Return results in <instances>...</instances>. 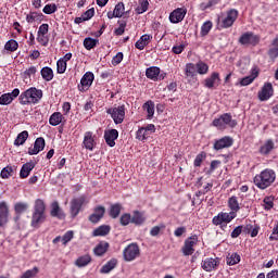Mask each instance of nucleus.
I'll list each match as a JSON object with an SVG mask.
<instances>
[{
    "label": "nucleus",
    "instance_id": "obj_1",
    "mask_svg": "<svg viewBox=\"0 0 278 278\" xmlns=\"http://www.w3.org/2000/svg\"><path fill=\"white\" fill-rule=\"evenodd\" d=\"M276 179L277 173H275L274 169L265 168L254 176L253 184L258 190H266L267 188H270Z\"/></svg>",
    "mask_w": 278,
    "mask_h": 278
},
{
    "label": "nucleus",
    "instance_id": "obj_2",
    "mask_svg": "<svg viewBox=\"0 0 278 278\" xmlns=\"http://www.w3.org/2000/svg\"><path fill=\"white\" fill-rule=\"evenodd\" d=\"M47 204L45 203V200L42 199H37L35 200L34 208H33V215H31V220L30 225L35 229L40 228V225L47 220Z\"/></svg>",
    "mask_w": 278,
    "mask_h": 278
},
{
    "label": "nucleus",
    "instance_id": "obj_3",
    "mask_svg": "<svg viewBox=\"0 0 278 278\" xmlns=\"http://www.w3.org/2000/svg\"><path fill=\"white\" fill-rule=\"evenodd\" d=\"M41 99L42 90L37 89L36 87L28 88L27 90L23 91L18 97L21 105H36L40 103Z\"/></svg>",
    "mask_w": 278,
    "mask_h": 278
},
{
    "label": "nucleus",
    "instance_id": "obj_4",
    "mask_svg": "<svg viewBox=\"0 0 278 278\" xmlns=\"http://www.w3.org/2000/svg\"><path fill=\"white\" fill-rule=\"evenodd\" d=\"M238 122L231 117V113H224L219 117L213 121V126L217 127V129H227V127H236Z\"/></svg>",
    "mask_w": 278,
    "mask_h": 278
},
{
    "label": "nucleus",
    "instance_id": "obj_5",
    "mask_svg": "<svg viewBox=\"0 0 278 278\" xmlns=\"http://www.w3.org/2000/svg\"><path fill=\"white\" fill-rule=\"evenodd\" d=\"M106 114H110L115 125H122L125 121V104L109 108Z\"/></svg>",
    "mask_w": 278,
    "mask_h": 278
},
{
    "label": "nucleus",
    "instance_id": "obj_6",
    "mask_svg": "<svg viewBox=\"0 0 278 278\" xmlns=\"http://www.w3.org/2000/svg\"><path fill=\"white\" fill-rule=\"evenodd\" d=\"M123 257L125 262H134V260L140 257V247L138 243L128 244L123 251Z\"/></svg>",
    "mask_w": 278,
    "mask_h": 278
},
{
    "label": "nucleus",
    "instance_id": "obj_7",
    "mask_svg": "<svg viewBox=\"0 0 278 278\" xmlns=\"http://www.w3.org/2000/svg\"><path fill=\"white\" fill-rule=\"evenodd\" d=\"M239 12L236 9H230L226 12V17H224L220 22L222 29H229V27H233V23L238 21Z\"/></svg>",
    "mask_w": 278,
    "mask_h": 278
},
{
    "label": "nucleus",
    "instance_id": "obj_8",
    "mask_svg": "<svg viewBox=\"0 0 278 278\" xmlns=\"http://www.w3.org/2000/svg\"><path fill=\"white\" fill-rule=\"evenodd\" d=\"M199 244V236L192 235L185 240L184 247L181 248L182 255H192L194 253V247Z\"/></svg>",
    "mask_w": 278,
    "mask_h": 278
},
{
    "label": "nucleus",
    "instance_id": "obj_9",
    "mask_svg": "<svg viewBox=\"0 0 278 278\" xmlns=\"http://www.w3.org/2000/svg\"><path fill=\"white\" fill-rule=\"evenodd\" d=\"M239 42L243 46L257 47L260 45V35H255L252 31H245L239 38Z\"/></svg>",
    "mask_w": 278,
    "mask_h": 278
},
{
    "label": "nucleus",
    "instance_id": "obj_10",
    "mask_svg": "<svg viewBox=\"0 0 278 278\" xmlns=\"http://www.w3.org/2000/svg\"><path fill=\"white\" fill-rule=\"evenodd\" d=\"M151 134H155V125L153 124H148L147 126L140 127L136 131V139L140 140L141 142H144V140H148L149 136Z\"/></svg>",
    "mask_w": 278,
    "mask_h": 278
},
{
    "label": "nucleus",
    "instance_id": "obj_11",
    "mask_svg": "<svg viewBox=\"0 0 278 278\" xmlns=\"http://www.w3.org/2000/svg\"><path fill=\"white\" fill-rule=\"evenodd\" d=\"M85 203H86V197L84 195H80L71 201L70 212H71L72 218L77 217L79 212H81V207L84 206Z\"/></svg>",
    "mask_w": 278,
    "mask_h": 278
},
{
    "label": "nucleus",
    "instance_id": "obj_12",
    "mask_svg": "<svg viewBox=\"0 0 278 278\" xmlns=\"http://www.w3.org/2000/svg\"><path fill=\"white\" fill-rule=\"evenodd\" d=\"M186 14H188V9L186 8H177L169 14V23L177 24L181 23L184 18H186Z\"/></svg>",
    "mask_w": 278,
    "mask_h": 278
},
{
    "label": "nucleus",
    "instance_id": "obj_13",
    "mask_svg": "<svg viewBox=\"0 0 278 278\" xmlns=\"http://www.w3.org/2000/svg\"><path fill=\"white\" fill-rule=\"evenodd\" d=\"M94 81V74L92 72H87L80 79V85H78V90L80 92H86Z\"/></svg>",
    "mask_w": 278,
    "mask_h": 278
},
{
    "label": "nucleus",
    "instance_id": "obj_14",
    "mask_svg": "<svg viewBox=\"0 0 278 278\" xmlns=\"http://www.w3.org/2000/svg\"><path fill=\"white\" fill-rule=\"evenodd\" d=\"M275 94V89H273L271 83H265L262 87L261 91L258 92V100L260 101H268L270 97Z\"/></svg>",
    "mask_w": 278,
    "mask_h": 278
},
{
    "label": "nucleus",
    "instance_id": "obj_15",
    "mask_svg": "<svg viewBox=\"0 0 278 278\" xmlns=\"http://www.w3.org/2000/svg\"><path fill=\"white\" fill-rule=\"evenodd\" d=\"M83 147L87 151H94V147H97V141H94V134L92 131H86L84 134Z\"/></svg>",
    "mask_w": 278,
    "mask_h": 278
},
{
    "label": "nucleus",
    "instance_id": "obj_16",
    "mask_svg": "<svg viewBox=\"0 0 278 278\" xmlns=\"http://www.w3.org/2000/svg\"><path fill=\"white\" fill-rule=\"evenodd\" d=\"M230 147H233V138L226 136L220 138L219 140H216L214 143L215 151H220L223 149H229Z\"/></svg>",
    "mask_w": 278,
    "mask_h": 278
},
{
    "label": "nucleus",
    "instance_id": "obj_17",
    "mask_svg": "<svg viewBox=\"0 0 278 278\" xmlns=\"http://www.w3.org/2000/svg\"><path fill=\"white\" fill-rule=\"evenodd\" d=\"M18 94H21V90L18 88L13 89L12 92L3 93L0 97V105H10Z\"/></svg>",
    "mask_w": 278,
    "mask_h": 278
},
{
    "label": "nucleus",
    "instance_id": "obj_18",
    "mask_svg": "<svg viewBox=\"0 0 278 278\" xmlns=\"http://www.w3.org/2000/svg\"><path fill=\"white\" fill-rule=\"evenodd\" d=\"M104 140L109 147H116V140H118V130L116 129L105 130Z\"/></svg>",
    "mask_w": 278,
    "mask_h": 278
},
{
    "label": "nucleus",
    "instance_id": "obj_19",
    "mask_svg": "<svg viewBox=\"0 0 278 278\" xmlns=\"http://www.w3.org/2000/svg\"><path fill=\"white\" fill-rule=\"evenodd\" d=\"M146 77H148V79H152V81H162V79H164V75H160V67L156 66L147 68Z\"/></svg>",
    "mask_w": 278,
    "mask_h": 278
},
{
    "label": "nucleus",
    "instance_id": "obj_20",
    "mask_svg": "<svg viewBox=\"0 0 278 278\" xmlns=\"http://www.w3.org/2000/svg\"><path fill=\"white\" fill-rule=\"evenodd\" d=\"M103 216H105V207L98 205L94 207L93 214L89 216V220L90 223L97 224L99 220H101V218H103Z\"/></svg>",
    "mask_w": 278,
    "mask_h": 278
},
{
    "label": "nucleus",
    "instance_id": "obj_21",
    "mask_svg": "<svg viewBox=\"0 0 278 278\" xmlns=\"http://www.w3.org/2000/svg\"><path fill=\"white\" fill-rule=\"evenodd\" d=\"M267 55L271 62H276L278 58V37L274 38L270 42Z\"/></svg>",
    "mask_w": 278,
    "mask_h": 278
},
{
    "label": "nucleus",
    "instance_id": "obj_22",
    "mask_svg": "<svg viewBox=\"0 0 278 278\" xmlns=\"http://www.w3.org/2000/svg\"><path fill=\"white\" fill-rule=\"evenodd\" d=\"M45 150V138L39 137L35 140L34 148L28 149V155H38L40 151Z\"/></svg>",
    "mask_w": 278,
    "mask_h": 278
},
{
    "label": "nucleus",
    "instance_id": "obj_23",
    "mask_svg": "<svg viewBox=\"0 0 278 278\" xmlns=\"http://www.w3.org/2000/svg\"><path fill=\"white\" fill-rule=\"evenodd\" d=\"M50 215L52 216V218H59L60 220L66 218V214H64V211L60 208V203H58V201L51 203Z\"/></svg>",
    "mask_w": 278,
    "mask_h": 278
},
{
    "label": "nucleus",
    "instance_id": "obj_24",
    "mask_svg": "<svg viewBox=\"0 0 278 278\" xmlns=\"http://www.w3.org/2000/svg\"><path fill=\"white\" fill-rule=\"evenodd\" d=\"M110 250V243L108 241H100L93 249V253L97 257H103Z\"/></svg>",
    "mask_w": 278,
    "mask_h": 278
},
{
    "label": "nucleus",
    "instance_id": "obj_25",
    "mask_svg": "<svg viewBox=\"0 0 278 278\" xmlns=\"http://www.w3.org/2000/svg\"><path fill=\"white\" fill-rule=\"evenodd\" d=\"M118 265V260L116 258H111L108 263H105L101 268L100 273L102 275H108V273H112Z\"/></svg>",
    "mask_w": 278,
    "mask_h": 278
},
{
    "label": "nucleus",
    "instance_id": "obj_26",
    "mask_svg": "<svg viewBox=\"0 0 278 278\" xmlns=\"http://www.w3.org/2000/svg\"><path fill=\"white\" fill-rule=\"evenodd\" d=\"M34 168H36V164L34 163H25L20 172V177L21 179H27V177H29L31 170H34Z\"/></svg>",
    "mask_w": 278,
    "mask_h": 278
},
{
    "label": "nucleus",
    "instance_id": "obj_27",
    "mask_svg": "<svg viewBox=\"0 0 278 278\" xmlns=\"http://www.w3.org/2000/svg\"><path fill=\"white\" fill-rule=\"evenodd\" d=\"M273 149H275V142L273 139H268L263 146L260 147L258 153H261V155H269Z\"/></svg>",
    "mask_w": 278,
    "mask_h": 278
},
{
    "label": "nucleus",
    "instance_id": "obj_28",
    "mask_svg": "<svg viewBox=\"0 0 278 278\" xmlns=\"http://www.w3.org/2000/svg\"><path fill=\"white\" fill-rule=\"evenodd\" d=\"M151 42V36L150 35H142L140 39L135 43L136 49L139 51H144V47Z\"/></svg>",
    "mask_w": 278,
    "mask_h": 278
},
{
    "label": "nucleus",
    "instance_id": "obj_29",
    "mask_svg": "<svg viewBox=\"0 0 278 278\" xmlns=\"http://www.w3.org/2000/svg\"><path fill=\"white\" fill-rule=\"evenodd\" d=\"M143 110L144 112H147V118L149 121H151V118H153L154 114H155V103H153V101L149 100L143 104Z\"/></svg>",
    "mask_w": 278,
    "mask_h": 278
},
{
    "label": "nucleus",
    "instance_id": "obj_30",
    "mask_svg": "<svg viewBox=\"0 0 278 278\" xmlns=\"http://www.w3.org/2000/svg\"><path fill=\"white\" fill-rule=\"evenodd\" d=\"M8 223V204L0 202V227Z\"/></svg>",
    "mask_w": 278,
    "mask_h": 278
},
{
    "label": "nucleus",
    "instance_id": "obj_31",
    "mask_svg": "<svg viewBox=\"0 0 278 278\" xmlns=\"http://www.w3.org/2000/svg\"><path fill=\"white\" fill-rule=\"evenodd\" d=\"M90 262H92V257L89 254H85L75 261V266L78 268H84L85 266H88Z\"/></svg>",
    "mask_w": 278,
    "mask_h": 278
},
{
    "label": "nucleus",
    "instance_id": "obj_32",
    "mask_svg": "<svg viewBox=\"0 0 278 278\" xmlns=\"http://www.w3.org/2000/svg\"><path fill=\"white\" fill-rule=\"evenodd\" d=\"M62 121H64V115H62V113L60 112H54L49 118V124L52 127H58V125H60Z\"/></svg>",
    "mask_w": 278,
    "mask_h": 278
},
{
    "label": "nucleus",
    "instance_id": "obj_33",
    "mask_svg": "<svg viewBox=\"0 0 278 278\" xmlns=\"http://www.w3.org/2000/svg\"><path fill=\"white\" fill-rule=\"evenodd\" d=\"M40 73L43 81L53 80L54 75H53V70L51 67L45 66L41 68Z\"/></svg>",
    "mask_w": 278,
    "mask_h": 278
},
{
    "label": "nucleus",
    "instance_id": "obj_34",
    "mask_svg": "<svg viewBox=\"0 0 278 278\" xmlns=\"http://www.w3.org/2000/svg\"><path fill=\"white\" fill-rule=\"evenodd\" d=\"M228 207L231 210V212H235V214L240 212V203L238 202V197L232 195L228 199Z\"/></svg>",
    "mask_w": 278,
    "mask_h": 278
},
{
    "label": "nucleus",
    "instance_id": "obj_35",
    "mask_svg": "<svg viewBox=\"0 0 278 278\" xmlns=\"http://www.w3.org/2000/svg\"><path fill=\"white\" fill-rule=\"evenodd\" d=\"M144 220L147 218L144 217L143 213H140L139 211H135L131 216V223L132 225H143Z\"/></svg>",
    "mask_w": 278,
    "mask_h": 278
},
{
    "label": "nucleus",
    "instance_id": "obj_36",
    "mask_svg": "<svg viewBox=\"0 0 278 278\" xmlns=\"http://www.w3.org/2000/svg\"><path fill=\"white\" fill-rule=\"evenodd\" d=\"M27 138H29V132L27 130H23L22 132H20L14 140L15 147H21L22 144H25Z\"/></svg>",
    "mask_w": 278,
    "mask_h": 278
},
{
    "label": "nucleus",
    "instance_id": "obj_37",
    "mask_svg": "<svg viewBox=\"0 0 278 278\" xmlns=\"http://www.w3.org/2000/svg\"><path fill=\"white\" fill-rule=\"evenodd\" d=\"M121 210H123V206L121 204H112L109 208V215L111 216V218H118V216H121Z\"/></svg>",
    "mask_w": 278,
    "mask_h": 278
},
{
    "label": "nucleus",
    "instance_id": "obj_38",
    "mask_svg": "<svg viewBox=\"0 0 278 278\" xmlns=\"http://www.w3.org/2000/svg\"><path fill=\"white\" fill-rule=\"evenodd\" d=\"M85 49H87V51H91V49H94V47H97V45H99V39H94L92 37H86L84 39L83 42Z\"/></svg>",
    "mask_w": 278,
    "mask_h": 278
},
{
    "label": "nucleus",
    "instance_id": "obj_39",
    "mask_svg": "<svg viewBox=\"0 0 278 278\" xmlns=\"http://www.w3.org/2000/svg\"><path fill=\"white\" fill-rule=\"evenodd\" d=\"M1 179H10V177H14V167L12 165H8L0 172Z\"/></svg>",
    "mask_w": 278,
    "mask_h": 278
},
{
    "label": "nucleus",
    "instance_id": "obj_40",
    "mask_svg": "<svg viewBox=\"0 0 278 278\" xmlns=\"http://www.w3.org/2000/svg\"><path fill=\"white\" fill-rule=\"evenodd\" d=\"M226 264L228 266H236V264H240V254L238 253H232V254H229L227 257H226Z\"/></svg>",
    "mask_w": 278,
    "mask_h": 278
},
{
    "label": "nucleus",
    "instance_id": "obj_41",
    "mask_svg": "<svg viewBox=\"0 0 278 278\" xmlns=\"http://www.w3.org/2000/svg\"><path fill=\"white\" fill-rule=\"evenodd\" d=\"M108 233H110V226L102 225L93 230L92 236L93 237L108 236Z\"/></svg>",
    "mask_w": 278,
    "mask_h": 278
},
{
    "label": "nucleus",
    "instance_id": "obj_42",
    "mask_svg": "<svg viewBox=\"0 0 278 278\" xmlns=\"http://www.w3.org/2000/svg\"><path fill=\"white\" fill-rule=\"evenodd\" d=\"M149 10V0H139V5L136 8L137 14H144Z\"/></svg>",
    "mask_w": 278,
    "mask_h": 278
},
{
    "label": "nucleus",
    "instance_id": "obj_43",
    "mask_svg": "<svg viewBox=\"0 0 278 278\" xmlns=\"http://www.w3.org/2000/svg\"><path fill=\"white\" fill-rule=\"evenodd\" d=\"M244 233H250L251 238H256L257 233H260V226H255L253 228L252 225H247L243 229Z\"/></svg>",
    "mask_w": 278,
    "mask_h": 278
},
{
    "label": "nucleus",
    "instance_id": "obj_44",
    "mask_svg": "<svg viewBox=\"0 0 278 278\" xmlns=\"http://www.w3.org/2000/svg\"><path fill=\"white\" fill-rule=\"evenodd\" d=\"M42 18V13L38 12H30L26 15V22L27 23H36V21H40Z\"/></svg>",
    "mask_w": 278,
    "mask_h": 278
},
{
    "label": "nucleus",
    "instance_id": "obj_45",
    "mask_svg": "<svg viewBox=\"0 0 278 278\" xmlns=\"http://www.w3.org/2000/svg\"><path fill=\"white\" fill-rule=\"evenodd\" d=\"M4 49L5 51H10L11 53H14V51L18 49V41L14 39L7 41V43L4 45Z\"/></svg>",
    "mask_w": 278,
    "mask_h": 278
},
{
    "label": "nucleus",
    "instance_id": "obj_46",
    "mask_svg": "<svg viewBox=\"0 0 278 278\" xmlns=\"http://www.w3.org/2000/svg\"><path fill=\"white\" fill-rule=\"evenodd\" d=\"M197 66L193 63H187L186 65V77H195Z\"/></svg>",
    "mask_w": 278,
    "mask_h": 278
},
{
    "label": "nucleus",
    "instance_id": "obj_47",
    "mask_svg": "<svg viewBox=\"0 0 278 278\" xmlns=\"http://www.w3.org/2000/svg\"><path fill=\"white\" fill-rule=\"evenodd\" d=\"M222 216V222L227 225V223H231L233 218H236L237 214L236 212H230V213H219Z\"/></svg>",
    "mask_w": 278,
    "mask_h": 278
},
{
    "label": "nucleus",
    "instance_id": "obj_48",
    "mask_svg": "<svg viewBox=\"0 0 278 278\" xmlns=\"http://www.w3.org/2000/svg\"><path fill=\"white\" fill-rule=\"evenodd\" d=\"M215 86H220V75L218 73H213L210 78V88Z\"/></svg>",
    "mask_w": 278,
    "mask_h": 278
},
{
    "label": "nucleus",
    "instance_id": "obj_49",
    "mask_svg": "<svg viewBox=\"0 0 278 278\" xmlns=\"http://www.w3.org/2000/svg\"><path fill=\"white\" fill-rule=\"evenodd\" d=\"M113 12H115L116 18L123 17V14H125V4L123 2H118Z\"/></svg>",
    "mask_w": 278,
    "mask_h": 278
},
{
    "label": "nucleus",
    "instance_id": "obj_50",
    "mask_svg": "<svg viewBox=\"0 0 278 278\" xmlns=\"http://www.w3.org/2000/svg\"><path fill=\"white\" fill-rule=\"evenodd\" d=\"M38 273H40V269L38 267H34L33 269H27L20 278H34Z\"/></svg>",
    "mask_w": 278,
    "mask_h": 278
},
{
    "label": "nucleus",
    "instance_id": "obj_51",
    "mask_svg": "<svg viewBox=\"0 0 278 278\" xmlns=\"http://www.w3.org/2000/svg\"><path fill=\"white\" fill-rule=\"evenodd\" d=\"M42 12L43 14H55V12H58V4L55 3L46 4Z\"/></svg>",
    "mask_w": 278,
    "mask_h": 278
},
{
    "label": "nucleus",
    "instance_id": "obj_52",
    "mask_svg": "<svg viewBox=\"0 0 278 278\" xmlns=\"http://www.w3.org/2000/svg\"><path fill=\"white\" fill-rule=\"evenodd\" d=\"M197 71L199 75H205L207 73L210 66L206 63H203L202 61L198 62L195 64Z\"/></svg>",
    "mask_w": 278,
    "mask_h": 278
},
{
    "label": "nucleus",
    "instance_id": "obj_53",
    "mask_svg": "<svg viewBox=\"0 0 278 278\" xmlns=\"http://www.w3.org/2000/svg\"><path fill=\"white\" fill-rule=\"evenodd\" d=\"M66 62L62 59H59L56 62V73H59V75H63V73H66Z\"/></svg>",
    "mask_w": 278,
    "mask_h": 278
},
{
    "label": "nucleus",
    "instance_id": "obj_54",
    "mask_svg": "<svg viewBox=\"0 0 278 278\" xmlns=\"http://www.w3.org/2000/svg\"><path fill=\"white\" fill-rule=\"evenodd\" d=\"M74 236H75V232H73V230L66 231L63 235V237L61 238L63 245L66 247V244H68V242H71V240H73Z\"/></svg>",
    "mask_w": 278,
    "mask_h": 278
},
{
    "label": "nucleus",
    "instance_id": "obj_55",
    "mask_svg": "<svg viewBox=\"0 0 278 278\" xmlns=\"http://www.w3.org/2000/svg\"><path fill=\"white\" fill-rule=\"evenodd\" d=\"M29 205L27 203H16L14 205V210L16 212V214H23L25 212H27Z\"/></svg>",
    "mask_w": 278,
    "mask_h": 278
},
{
    "label": "nucleus",
    "instance_id": "obj_56",
    "mask_svg": "<svg viewBox=\"0 0 278 278\" xmlns=\"http://www.w3.org/2000/svg\"><path fill=\"white\" fill-rule=\"evenodd\" d=\"M119 223H121V225H123V227H127V225H129V223H131V214H129V213L123 214L119 218Z\"/></svg>",
    "mask_w": 278,
    "mask_h": 278
},
{
    "label": "nucleus",
    "instance_id": "obj_57",
    "mask_svg": "<svg viewBox=\"0 0 278 278\" xmlns=\"http://www.w3.org/2000/svg\"><path fill=\"white\" fill-rule=\"evenodd\" d=\"M37 42H39L41 47H47V45H49V35L37 34Z\"/></svg>",
    "mask_w": 278,
    "mask_h": 278
},
{
    "label": "nucleus",
    "instance_id": "obj_58",
    "mask_svg": "<svg viewBox=\"0 0 278 278\" xmlns=\"http://www.w3.org/2000/svg\"><path fill=\"white\" fill-rule=\"evenodd\" d=\"M263 207L264 210H273V207L275 206V202H273V198L270 197H266L264 200H263Z\"/></svg>",
    "mask_w": 278,
    "mask_h": 278
},
{
    "label": "nucleus",
    "instance_id": "obj_59",
    "mask_svg": "<svg viewBox=\"0 0 278 278\" xmlns=\"http://www.w3.org/2000/svg\"><path fill=\"white\" fill-rule=\"evenodd\" d=\"M207 34H210V21H206L202 26H201V30H200V36L202 38H205V36H207Z\"/></svg>",
    "mask_w": 278,
    "mask_h": 278
},
{
    "label": "nucleus",
    "instance_id": "obj_60",
    "mask_svg": "<svg viewBox=\"0 0 278 278\" xmlns=\"http://www.w3.org/2000/svg\"><path fill=\"white\" fill-rule=\"evenodd\" d=\"M36 73H38V70L36 68V66H30L23 73V77L27 79L31 77V75H36Z\"/></svg>",
    "mask_w": 278,
    "mask_h": 278
},
{
    "label": "nucleus",
    "instance_id": "obj_61",
    "mask_svg": "<svg viewBox=\"0 0 278 278\" xmlns=\"http://www.w3.org/2000/svg\"><path fill=\"white\" fill-rule=\"evenodd\" d=\"M205 157H207L205 152H201L200 154H198L194 160V166H201V164H203V160H205Z\"/></svg>",
    "mask_w": 278,
    "mask_h": 278
},
{
    "label": "nucleus",
    "instance_id": "obj_62",
    "mask_svg": "<svg viewBox=\"0 0 278 278\" xmlns=\"http://www.w3.org/2000/svg\"><path fill=\"white\" fill-rule=\"evenodd\" d=\"M242 231H244V227L243 226H237L232 232H231V238L236 239L239 238V236L242 233Z\"/></svg>",
    "mask_w": 278,
    "mask_h": 278
},
{
    "label": "nucleus",
    "instance_id": "obj_63",
    "mask_svg": "<svg viewBox=\"0 0 278 278\" xmlns=\"http://www.w3.org/2000/svg\"><path fill=\"white\" fill-rule=\"evenodd\" d=\"M123 62V52H118L115 56L112 59L113 66H118Z\"/></svg>",
    "mask_w": 278,
    "mask_h": 278
},
{
    "label": "nucleus",
    "instance_id": "obj_64",
    "mask_svg": "<svg viewBox=\"0 0 278 278\" xmlns=\"http://www.w3.org/2000/svg\"><path fill=\"white\" fill-rule=\"evenodd\" d=\"M37 34L47 36V34H49V24H41Z\"/></svg>",
    "mask_w": 278,
    "mask_h": 278
}]
</instances>
